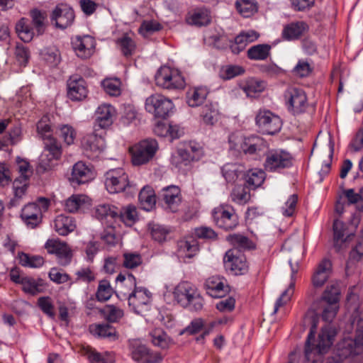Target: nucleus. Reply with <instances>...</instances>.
Listing matches in <instances>:
<instances>
[{
  "label": "nucleus",
  "mask_w": 363,
  "mask_h": 363,
  "mask_svg": "<svg viewBox=\"0 0 363 363\" xmlns=\"http://www.w3.org/2000/svg\"><path fill=\"white\" fill-rule=\"evenodd\" d=\"M103 313L108 321L118 322L123 316V311L113 305H107L103 310Z\"/></svg>",
  "instance_id": "obj_57"
},
{
  "label": "nucleus",
  "mask_w": 363,
  "mask_h": 363,
  "mask_svg": "<svg viewBox=\"0 0 363 363\" xmlns=\"http://www.w3.org/2000/svg\"><path fill=\"white\" fill-rule=\"evenodd\" d=\"M158 149L157 142L154 139H145L130 147L132 163L140 166L149 162Z\"/></svg>",
  "instance_id": "obj_8"
},
{
  "label": "nucleus",
  "mask_w": 363,
  "mask_h": 363,
  "mask_svg": "<svg viewBox=\"0 0 363 363\" xmlns=\"http://www.w3.org/2000/svg\"><path fill=\"white\" fill-rule=\"evenodd\" d=\"M116 281L120 288L119 294L123 296L124 298H127L130 292L138 288L136 286L135 277L130 273L127 274L120 273L117 276Z\"/></svg>",
  "instance_id": "obj_30"
},
{
  "label": "nucleus",
  "mask_w": 363,
  "mask_h": 363,
  "mask_svg": "<svg viewBox=\"0 0 363 363\" xmlns=\"http://www.w3.org/2000/svg\"><path fill=\"white\" fill-rule=\"evenodd\" d=\"M38 305L40 310L50 318L55 316L54 306L49 296L40 297L38 299Z\"/></svg>",
  "instance_id": "obj_63"
},
{
  "label": "nucleus",
  "mask_w": 363,
  "mask_h": 363,
  "mask_svg": "<svg viewBox=\"0 0 363 363\" xmlns=\"http://www.w3.org/2000/svg\"><path fill=\"white\" fill-rule=\"evenodd\" d=\"M271 45L258 44L250 47L247 52V58L251 60H265L270 55Z\"/></svg>",
  "instance_id": "obj_38"
},
{
  "label": "nucleus",
  "mask_w": 363,
  "mask_h": 363,
  "mask_svg": "<svg viewBox=\"0 0 363 363\" xmlns=\"http://www.w3.org/2000/svg\"><path fill=\"white\" fill-rule=\"evenodd\" d=\"M223 263L225 269L235 275L243 274L247 270L245 257L235 249L225 252Z\"/></svg>",
  "instance_id": "obj_16"
},
{
  "label": "nucleus",
  "mask_w": 363,
  "mask_h": 363,
  "mask_svg": "<svg viewBox=\"0 0 363 363\" xmlns=\"http://www.w3.org/2000/svg\"><path fill=\"white\" fill-rule=\"evenodd\" d=\"M151 341L155 346L166 349L169 345V337L166 333L160 330H155L151 333Z\"/></svg>",
  "instance_id": "obj_59"
},
{
  "label": "nucleus",
  "mask_w": 363,
  "mask_h": 363,
  "mask_svg": "<svg viewBox=\"0 0 363 363\" xmlns=\"http://www.w3.org/2000/svg\"><path fill=\"white\" fill-rule=\"evenodd\" d=\"M118 213L119 208L110 204L99 205L95 211L96 218L107 227L113 226V223L117 221Z\"/></svg>",
  "instance_id": "obj_25"
},
{
  "label": "nucleus",
  "mask_w": 363,
  "mask_h": 363,
  "mask_svg": "<svg viewBox=\"0 0 363 363\" xmlns=\"http://www.w3.org/2000/svg\"><path fill=\"white\" fill-rule=\"evenodd\" d=\"M255 123L263 134L274 135L281 128L279 116L269 110H259L255 117Z\"/></svg>",
  "instance_id": "obj_10"
},
{
  "label": "nucleus",
  "mask_w": 363,
  "mask_h": 363,
  "mask_svg": "<svg viewBox=\"0 0 363 363\" xmlns=\"http://www.w3.org/2000/svg\"><path fill=\"white\" fill-rule=\"evenodd\" d=\"M229 150L236 157L242 154L253 159L265 155L264 169L269 172H281L293 165L291 155L283 150H268V145L262 138L252 135L244 137L238 133H232L228 138Z\"/></svg>",
  "instance_id": "obj_1"
},
{
  "label": "nucleus",
  "mask_w": 363,
  "mask_h": 363,
  "mask_svg": "<svg viewBox=\"0 0 363 363\" xmlns=\"http://www.w3.org/2000/svg\"><path fill=\"white\" fill-rule=\"evenodd\" d=\"M237 11L244 18H249L258 10L255 0H237L235 3Z\"/></svg>",
  "instance_id": "obj_39"
},
{
  "label": "nucleus",
  "mask_w": 363,
  "mask_h": 363,
  "mask_svg": "<svg viewBox=\"0 0 363 363\" xmlns=\"http://www.w3.org/2000/svg\"><path fill=\"white\" fill-rule=\"evenodd\" d=\"M231 200L240 205L246 203L250 199V193L242 186H235L230 194Z\"/></svg>",
  "instance_id": "obj_52"
},
{
  "label": "nucleus",
  "mask_w": 363,
  "mask_h": 363,
  "mask_svg": "<svg viewBox=\"0 0 363 363\" xmlns=\"http://www.w3.org/2000/svg\"><path fill=\"white\" fill-rule=\"evenodd\" d=\"M80 353L86 357L90 363H114V358L110 353H100L89 345H82Z\"/></svg>",
  "instance_id": "obj_28"
},
{
  "label": "nucleus",
  "mask_w": 363,
  "mask_h": 363,
  "mask_svg": "<svg viewBox=\"0 0 363 363\" xmlns=\"http://www.w3.org/2000/svg\"><path fill=\"white\" fill-rule=\"evenodd\" d=\"M74 19V11L67 4L57 6L51 16L52 21L55 22L56 27L61 29H65L69 26Z\"/></svg>",
  "instance_id": "obj_22"
},
{
  "label": "nucleus",
  "mask_w": 363,
  "mask_h": 363,
  "mask_svg": "<svg viewBox=\"0 0 363 363\" xmlns=\"http://www.w3.org/2000/svg\"><path fill=\"white\" fill-rule=\"evenodd\" d=\"M208 91L205 87H194L186 93V103L191 107H197L206 100Z\"/></svg>",
  "instance_id": "obj_34"
},
{
  "label": "nucleus",
  "mask_w": 363,
  "mask_h": 363,
  "mask_svg": "<svg viewBox=\"0 0 363 363\" xmlns=\"http://www.w3.org/2000/svg\"><path fill=\"white\" fill-rule=\"evenodd\" d=\"M84 155L91 160L97 159L105 148V140L97 134L87 135L82 141Z\"/></svg>",
  "instance_id": "obj_17"
},
{
  "label": "nucleus",
  "mask_w": 363,
  "mask_h": 363,
  "mask_svg": "<svg viewBox=\"0 0 363 363\" xmlns=\"http://www.w3.org/2000/svg\"><path fill=\"white\" fill-rule=\"evenodd\" d=\"M62 155V146L57 139H48L45 140V148L38 159L36 166L38 174H44L48 172L57 164Z\"/></svg>",
  "instance_id": "obj_5"
},
{
  "label": "nucleus",
  "mask_w": 363,
  "mask_h": 363,
  "mask_svg": "<svg viewBox=\"0 0 363 363\" xmlns=\"http://www.w3.org/2000/svg\"><path fill=\"white\" fill-rule=\"evenodd\" d=\"M174 296L180 306L189 311H198L203 308V298L196 287L189 282L179 284L174 289Z\"/></svg>",
  "instance_id": "obj_4"
},
{
  "label": "nucleus",
  "mask_w": 363,
  "mask_h": 363,
  "mask_svg": "<svg viewBox=\"0 0 363 363\" xmlns=\"http://www.w3.org/2000/svg\"><path fill=\"white\" fill-rule=\"evenodd\" d=\"M121 81L117 79H106L102 82L104 91L110 96H117L121 94Z\"/></svg>",
  "instance_id": "obj_54"
},
{
  "label": "nucleus",
  "mask_w": 363,
  "mask_h": 363,
  "mask_svg": "<svg viewBox=\"0 0 363 363\" xmlns=\"http://www.w3.org/2000/svg\"><path fill=\"white\" fill-rule=\"evenodd\" d=\"M94 178L91 167L82 162H78L72 167L70 180L77 184H84Z\"/></svg>",
  "instance_id": "obj_26"
},
{
  "label": "nucleus",
  "mask_w": 363,
  "mask_h": 363,
  "mask_svg": "<svg viewBox=\"0 0 363 363\" xmlns=\"http://www.w3.org/2000/svg\"><path fill=\"white\" fill-rule=\"evenodd\" d=\"M186 21L190 25L203 26H206L210 23L211 18L207 11L199 9L195 11L190 16H189Z\"/></svg>",
  "instance_id": "obj_49"
},
{
  "label": "nucleus",
  "mask_w": 363,
  "mask_h": 363,
  "mask_svg": "<svg viewBox=\"0 0 363 363\" xmlns=\"http://www.w3.org/2000/svg\"><path fill=\"white\" fill-rule=\"evenodd\" d=\"M116 114V111L113 106L106 104L100 105L96 111L95 128H108L113 124Z\"/></svg>",
  "instance_id": "obj_24"
},
{
  "label": "nucleus",
  "mask_w": 363,
  "mask_h": 363,
  "mask_svg": "<svg viewBox=\"0 0 363 363\" xmlns=\"http://www.w3.org/2000/svg\"><path fill=\"white\" fill-rule=\"evenodd\" d=\"M245 72L243 67L235 65L222 66L219 70V77L223 80H230L236 77L242 75Z\"/></svg>",
  "instance_id": "obj_43"
},
{
  "label": "nucleus",
  "mask_w": 363,
  "mask_h": 363,
  "mask_svg": "<svg viewBox=\"0 0 363 363\" xmlns=\"http://www.w3.org/2000/svg\"><path fill=\"white\" fill-rule=\"evenodd\" d=\"M308 29L304 21H296L286 25L282 30V36L285 40H294L301 38Z\"/></svg>",
  "instance_id": "obj_29"
},
{
  "label": "nucleus",
  "mask_w": 363,
  "mask_h": 363,
  "mask_svg": "<svg viewBox=\"0 0 363 363\" xmlns=\"http://www.w3.org/2000/svg\"><path fill=\"white\" fill-rule=\"evenodd\" d=\"M45 248L49 254L56 255L58 262L63 266L70 263L72 252L69 246L58 240H48L45 244Z\"/></svg>",
  "instance_id": "obj_18"
},
{
  "label": "nucleus",
  "mask_w": 363,
  "mask_h": 363,
  "mask_svg": "<svg viewBox=\"0 0 363 363\" xmlns=\"http://www.w3.org/2000/svg\"><path fill=\"white\" fill-rule=\"evenodd\" d=\"M291 281L289 284L288 288L282 292L279 298H277V300L276 301L273 311L274 314L277 313L281 306H283L284 305L286 304V303L290 301L291 297L294 294L295 289V281L293 279V277L295 273V271L293 267H291Z\"/></svg>",
  "instance_id": "obj_45"
},
{
  "label": "nucleus",
  "mask_w": 363,
  "mask_h": 363,
  "mask_svg": "<svg viewBox=\"0 0 363 363\" xmlns=\"http://www.w3.org/2000/svg\"><path fill=\"white\" fill-rule=\"evenodd\" d=\"M160 199L162 201V206L171 212L178 211L181 203L180 189L177 186H169L164 188L160 193Z\"/></svg>",
  "instance_id": "obj_21"
},
{
  "label": "nucleus",
  "mask_w": 363,
  "mask_h": 363,
  "mask_svg": "<svg viewBox=\"0 0 363 363\" xmlns=\"http://www.w3.org/2000/svg\"><path fill=\"white\" fill-rule=\"evenodd\" d=\"M212 217L215 224L224 230H233L239 223L238 216L233 208L220 206L214 208Z\"/></svg>",
  "instance_id": "obj_13"
},
{
  "label": "nucleus",
  "mask_w": 363,
  "mask_h": 363,
  "mask_svg": "<svg viewBox=\"0 0 363 363\" xmlns=\"http://www.w3.org/2000/svg\"><path fill=\"white\" fill-rule=\"evenodd\" d=\"M174 105L172 101L160 94H153L145 101V109L153 113L157 118H165L172 112Z\"/></svg>",
  "instance_id": "obj_12"
},
{
  "label": "nucleus",
  "mask_w": 363,
  "mask_h": 363,
  "mask_svg": "<svg viewBox=\"0 0 363 363\" xmlns=\"http://www.w3.org/2000/svg\"><path fill=\"white\" fill-rule=\"evenodd\" d=\"M240 88L247 97L255 98L264 90L265 83L263 81L250 78L245 84H241Z\"/></svg>",
  "instance_id": "obj_36"
},
{
  "label": "nucleus",
  "mask_w": 363,
  "mask_h": 363,
  "mask_svg": "<svg viewBox=\"0 0 363 363\" xmlns=\"http://www.w3.org/2000/svg\"><path fill=\"white\" fill-rule=\"evenodd\" d=\"M54 228L59 235H67L76 228L75 220L72 216L58 215L54 220Z\"/></svg>",
  "instance_id": "obj_32"
},
{
  "label": "nucleus",
  "mask_w": 363,
  "mask_h": 363,
  "mask_svg": "<svg viewBox=\"0 0 363 363\" xmlns=\"http://www.w3.org/2000/svg\"><path fill=\"white\" fill-rule=\"evenodd\" d=\"M149 228L152 239L158 242H163L167 240L170 233V229L165 225L158 223H150Z\"/></svg>",
  "instance_id": "obj_48"
},
{
  "label": "nucleus",
  "mask_w": 363,
  "mask_h": 363,
  "mask_svg": "<svg viewBox=\"0 0 363 363\" xmlns=\"http://www.w3.org/2000/svg\"><path fill=\"white\" fill-rule=\"evenodd\" d=\"M340 289L335 284H330L327 286L323 294L322 298L327 303L337 304L339 301Z\"/></svg>",
  "instance_id": "obj_55"
},
{
  "label": "nucleus",
  "mask_w": 363,
  "mask_h": 363,
  "mask_svg": "<svg viewBox=\"0 0 363 363\" xmlns=\"http://www.w3.org/2000/svg\"><path fill=\"white\" fill-rule=\"evenodd\" d=\"M72 48L76 55L82 59L91 57L95 48V41L93 38L89 35L77 37L72 42Z\"/></svg>",
  "instance_id": "obj_23"
},
{
  "label": "nucleus",
  "mask_w": 363,
  "mask_h": 363,
  "mask_svg": "<svg viewBox=\"0 0 363 363\" xmlns=\"http://www.w3.org/2000/svg\"><path fill=\"white\" fill-rule=\"evenodd\" d=\"M30 16L32 18V23L38 35H42L45 28V20L46 18L45 12L41 11L38 9H33L30 11Z\"/></svg>",
  "instance_id": "obj_51"
},
{
  "label": "nucleus",
  "mask_w": 363,
  "mask_h": 363,
  "mask_svg": "<svg viewBox=\"0 0 363 363\" xmlns=\"http://www.w3.org/2000/svg\"><path fill=\"white\" fill-rule=\"evenodd\" d=\"M50 203L48 199L40 197L37 202L24 206L21 210V218L28 228H35L42 222L43 213L48 211Z\"/></svg>",
  "instance_id": "obj_6"
},
{
  "label": "nucleus",
  "mask_w": 363,
  "mask_h": 363,
  "mask_svg": "<svg viewBox=\"0 0 363 363\" xmlns=\"http://www.w3.org/2000/svg\"><path fill=\"white\" fill-rule=\"evenodd\" d=\"M21 284L22 285L23 291L26 294L33 296L41 292V285L38 284L33 279L23 277Z\"/></svg>",
  "instance_id": "obj_60"
},
{
  "label": "nucleus",
  "mask_w": 363,
  "mask_h": 363,
  "mask_svg": "<svg viewBox=\"0 0 363 363\" xmlns=\"http://www.w3.org/2000/svg\"><path fill=\"white\" fill-rule=\"evenodd\" d=\"M221 172L228 183H235L244 177L245 167L238 163H227L223 166Z\"/></svg>",
  "instance_id": "obj_31"
},
{
  "label": "nucleus",
  "mask_w": 363,
  "mask_h": 363,
  "mask_svg": "<svg viewBox=\"0 0 363 363\" xmlns=\"http://www.w3.org/2000/svg\"><path fill=\"white\" fill-rule=\"evenodd\" d=\"M180 252L186 253V257L191 258L199 250V242L193 237L186 238L179 242Z\"/></svg>",
  "instance_id": "obj_50"
},
{
  "label": "nucleus",
  "mask_w": 363,
  "mask_h": 363,
  "mask_svg": "<svg viewBox=\"0 0 363 363\" xmlns=\"http://www.w3.org/2000/svg\"><path fill=\"white\" fill-rule=\"evenodd\" d=\"M88 203V197L84 195H73L65 202V210L69 213H75L85 208Z\"/></svg>",
  "instance_id": "obj_41"
},
{
  "label": "nucleus",
  "mask_w": 363,
  "mask_h": 363,
  "mask_svg": "<svg viewBox=\"0 0 363 363\" xmlns=\"http://www.w3.org/2000/svg\"><path fill=\"white\" fill-rule=\"evenodd\" d=\"M308 321L311 325L310 331L308 335L304 347L305 361L308 363H340L333 357L323 359L330 346L333 345L335 331L330 326L323 327L318 339H315L319 318L313 315L305 320Z\"/></svg>",
  "instance_id": "obj_2"
},
{
  "label": "nucleus",
  "mask_w": 363,
  "mask_h": 363,
  "mask_svg": "<svg viewBox=\"0 0 363 363\" xmlns=\"http://www.w3.org/2000/svg\"><path fill=\"white\" fill-rule=\"evenodd\" d=\"M112 294L113 289L110 282L106 279L100 281L96 293L97 300L101 302L106 301L111 297Z\"/></svg>",
  "instance_id": "obj_53"
},
{
  "label": "nucleus",
  "mask_w": 363,
  "mask_h": 363,
  "mask_svg": "<svg viewBox=\"0 0 363 363\" xmlns=\"http://www.w3.org/2000/svg\"><path fill=\"white\" fill-rule=\"evenodd\" d=\"M118 214L117 221H121L128 226L133 225L138 216L136 208L130 205L119 208Z\"/></svg>",
  "instance_id": "obj_42"
},
{
  "label": "nucleus",
  "mask_w": 363,
  "mask_h": 363,
  "mask_svg": "<svg viewBox=\"0 0 363 363\" xmlns=\"http://www.w3.org/2000/svg\"><path fill=\"white\" fill-rule=\"evenodd\" d=\"M226 240L230 242L238 252L241 250L255 248V245L247 237L240 234H230L226 237Z\"/></svg>",
  "instance_id": "obj_35"
},
{
  "label": "nucleus",
  "mask_w": 363,
  "mask_h": 363,
  "mask_svg": "<svg viewBox=\"0 0 363 363\" xmlns=\"http://www.w3.org/2000/svg\"><path fill=\"white\" fill-rule=\"evenodd\" d=\"M131 357L137 363H160L163 357L157 352L150 350L139 340L130 341Z\"/></svg>",
  "instance_id": "obj_11"
},
{
  "label": "nucleus",
  "mask_w": 363,
  "mask_h": 363,
  "mask_svg": "<svg viewBox=\"0 0 363 363\" xmlns=\"http://www.w3.org/2000/svg\"><path fill=\"white\" fill-rule=\"evenodd\" d=\"M28 184V180L15 179L13 182L14 197L9 203V208L17 206L20 204V200L25 194Z\"/></svg>",
  "instance_id": "obj_40"
},
{
  "label": "nucleus",
  "mask_w": 363,
  "mask_h": 363,
  "mask_svg": "<svg viewBox=\"0 0 363 363\" xmlns=\"http://www.w3.org/2000/svg\"><path fill=\"white\" fill-rule=\"evenodd\" d=\"M203 122L207 125H213L218 121V110L217 105L211 102L206 103L201 112Z\"/></svg>",
  "instance_id": "obj_44"
},
{
  "label": "nucleus",
  "mask_w": 363,
  "mask_h": 363,
  "mask_svg": "<svg viewBox=\"0 0 363 363\" xmlns=\"http://www.w3.org/2000/svg\"><path fill=\"white\" fill-rule=\"evenodd\" d=\"M248 189H255L261 186L265 179V172L260 169H252L245 172L244 177Z\"/></svg>",
  "instance_id": "obj_37"
},
{
  "label": "nucleus",
  "mask_w": 363,
  "mask_h": 363,
  "mask_svg": "<svg viewBox=\"0 0 363 363\" xmlns=\"http://www.w3.org/2000/svg\"><path fill=\"white\" fill-rule=\"evenodd\" d=\"M105 186L110 194L121 192L128 186V177L123 169H113L105 174Z\"/></svg>",
  "instance_id": "obj_14"
},
{
  "label": "nucleus",
  "mask_w": 363,
  "mask_h": 363,
  "mask_svg": "<svg viewBox=\"0 0 363 363\" xmlns=\"http://www.w3.org/2000/svg\"><path fill=\"white\" fill-rule=\"evenodd\" d=\"M123 258V264L125 268L133 269L138 267L142 263L141 256L138 253H125Z\"/></svg>",
  "instance_id": "obj_62"
},
{
  "label": "nucleus",
  "mask_w": 363,
  "mask_h": 363,
  "mask_svg": "<svg viewBox=\"0 0 363 363\" xmlns=\"http://www.w3.org/2000/svg\"><path fill=\"white\" fill-rule=\"evenodd\" d=\"M67 97L73 101L84 99L88 94L85 80L79 75H72L67 83Z\"/></svg>",
  "instance_id": "obj_19"
},
{
  "label": "nucleus",
  "mask_w": 363,
  "mask_h": 363,
  "mask_svg": "<svg viewBox=\"0 0 363 363\" xmlns=\"http://www.w3.org/2000/svg\"><path fill=\"white\" fill-rule=\"evenodd\" d=\"M363 257V238H359L350 252V261L358 262Z\"/></svg>",
  "instance_id": "obj_64"
},
{
  "label": "nucleus",
  "mask_w": 363,
  "mask_h": 363,
  "mask_svg": "<svg viewBox=\"0 0 363 363\" xmlns=\"http://www.w3.org/2000/svg\"><path fill=\"white\" fill-rule=\"evenodd\" d=\"M347 229L345 224L336 219L333 222V242L334 247L337 252H340L345 245L346 238H345V232Z\"/></svg>",
  "instance_id": "obj_33"
},
{
  "label": "nucleus",
  "mask_w": 363,
  "mask_h": 363,
  "mask_svg": "<svg viewBox=\"0 0 363 363\" xmlns=\"http://www.w3.org/2000/svg\"><path fill=\"white\" fill-rule=\"evenodd\" d=\"M356 323L354 337H344L336 346L337 354L340 359H346L352 355H357L363 352V314L354 317L352 325Z\"/></svg>",
  "instance_id": "obj_3"
},
{
  "label": "nucleus",
  "mask_w": 363,
  "mask_h": 363,
  "mask_svg": "<svg viewBox=\"0 0 363 363\" xmlns=\"http://www.w3.org/2000/svg\"><path fill=\"white\" fill-rule=\"evenodd\" d=\"M118 44L121 52L125 57L131 56L135 49V43L133 40L128 35H123L118 40Z\"/></svg>",
  "instance_id": "obj_56"
},
{
  "label": "nucleus",
  "mask_w": 363,
  "mask_h": 363,
  "mask_svg": "<svg viewBox=\"0 0 363 363\" xmlns=\"http://www.w3.org/2000/svg\"><path fill=\"white\" fill-rule=\"evenodd\" d=\"M59 135L67 145H69L74 143L76 131L71 125H64L59 129Z\"/></svg>",
  "instance_id": "obj_61"
},
{
  "label": "nucleus",
  "mask_w": 363,
  "mask_h": 363,
  "mask_svg": "<svg viewBox=\"0 0 363 363\" xmlns=\"http://www.w3.org/2000/svg\"><path fill=\"white\" fill-rule=\"evenodd\" d=\"M127 299L129 307L137 314H140L150 309L151 294L145 288L138 287L129 294Z\"/></svg>",
  "instance_id": "obj_15"
},
{
  "label": "nucleus",
  "mask_w": 363,
  "mask_h": 363,
  "mask_svg": "<svg viewBox=\"0 0 363 363\" xmlns=\"http://www.w3.org/2000/svg\"><path fill=\"white\" fill-rule=\"evenodd\" d=\"M16 30L19 38L24 42H30L34 36L33 29L27 19L21 18L17 23Z\"/></svg>",
  "instance_id": "obj_46"
},
{
  "label": "nucleus",
  "mask_w": 363,
  "mask_h": 363,
  "mask_svg": "<svg viewBox=\"0 0 363 363\" xmlns=\"http://www.w3.org/2000/svg\"><path fill=\"white\" fill-rule=\"evenodd\" d=\"M94 335L101 337H112L115 336V329L108 324H98L91 327Z\"/></svg>",
  "instance_id": "obj_58"
},
{
  "label": "nucleus",
  "mask_w": 363,
  "mask_h": 363,
  "mask_svg": "<svg viewBox=\"0 0 363 363\" xmlns=\"http://www.w3.org/2000/svg\"><path fill=\"white\" fill-rule=\"evenodd\" d=\"M332 270V263L328 259H323L318 265L312 277L315 287H321L330 277Z\"/></svg>",
  "instance_id": "obj_27"
},
{
  "label": "nucleus",
  "mask_w": 363,
  "mask_h": 363,
  "mask_svg": "<svg viewBox=\"0 0 363 363\" xmlns=\"http://www.w3.org/2000/svg\"><path fill=\"white\" fill-rule=\"evenodd\" d=\"M206 294L215 298L224 297L229 292L227 280L220 276H212L208 278L204 284Z\"/></svg>",
  "instance_id": "obj_20"
},
{
  "label": "nucleus",
  "mask_w": 363,
  "mask_h": 363,
  "mask_svg": "<svg viewBox=\"0 0 363 363\" xmlns=\"http://www.w3.org/2000/svg\"><path fill=\"white\" fill-rule=\"evenodd\" d=\"M138 199L142 208L147 211L151 210L156 203L155 194L150 188H143L139 193Z\"/></svg>",
  "instance_id": "obj_47"
},
{
  "label": "nucleus",
  "mask_w": 363,
  "mask_h": 363,
  "mask_svg": "<svg viewBox=\"0 0 363 363\" xmlns=\"http://www.w3.org/2000/svg\"><path fill=\"white\" fill-rule=\"evenodd\" d=\"M157 86L169 90L182 89L185 86V80L181 72L169 67H161L155 76Z\"/></svg>",
  "instance_id": "obj_7"
},
{
  "label": "nucleus",
  "mask_w": 363,
  "mask_h": 363,
  "mask_svg": "<svg viewBox=\"0 0 363 363\" xmlns=\"http://www.w3.org/2000/svg\"><path fill=\"white\" fill-rule=\"evenodd\" d=\"M284 99L287 110L293 115L305 112L307 106V96L305 91L298 87L291 86L286 89Z\"/></svg>",
  "instance_id": "obj_9"
}]
</instances>
